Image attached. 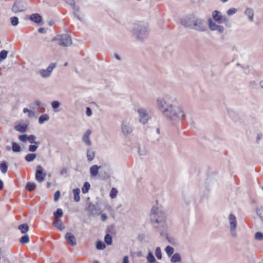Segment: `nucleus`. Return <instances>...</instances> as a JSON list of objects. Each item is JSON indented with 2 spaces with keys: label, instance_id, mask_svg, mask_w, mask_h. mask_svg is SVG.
<instances>
[{
  "label": "nucleus",
  "instance_id": "obj_1",
  "mask_svg": "<svg viewBox=\"0 0 263 263\" xmlns=\"http://www.w3.org/2000/svg\"><path fill=\"white\" fill-rule=\"evenodd\" d=\"M157 105L162 115L169 120H181L185 117L183 108L177 105L176 98L170 95L157 98Z\"/></svg>",
  "mask_w": 263,
  "mask_h": 263
},
{
  "label": "nucleus",
  "instance_id": "obj_2",
  "mask_svg": "<svg viewBox=\"0 0 263 263\" xmlns=\"http://www.w3.org/2000/svg\"><path fill=\"white\" fill-rule=\"evenodd\" d=\"M150 218L154 228L164 236L167 228L165 213L158 208L154 206L151 211Z\"/></svg>",
  "mask_w": 263,
  "mask_h": 263
},
{
  "label": "nucleus",
  "instance_id": "obj_3",
  "mask_svg": "<svg viewBox=\"0 0 263 263\" xmlns=\"http://www.w3.org/2000/svg\"><path fill=\"white\" fill-rule=\"evenodd\" d=\"M180 23L186 27L199 31H204L206 29L205 21L194 15L181 18Z\"/></svg>",
  "mask_w": 263,
  "mask_h": 263
},
{
  "label": "nucleus",
  "instance_id": "obj_4",
  "mask_svg": "<svg viewBox=\"0 0 263 263\" xmlns=\"http://www.w3.org/2000/svg\"><path fill=\"white\" fill-rule=\"evenodd\" d=\"M133 35L140 41H143L148 35V26L147 24H135L133 28Z\"/></svg>",
  "mask_w": 263,
  "mask_h": 263
},
{
  "label": "nucleus",
  "instance_id": "obj_5",
  "mask_svg": "<svg viewBox=\"0 0 263 263\" xmlns=\"http://www.w3.org/2000/svg\"><path fill=\"white\" fill-rule=\"evenodd\" d=\"M53 41H58L59 45L68 47L72 44V40L70 35L67 34L57 35L52 39Z\"/></svg>",
  "mask_w": 263,
  "mask_h": 263
},
{
  "label": "nucleus",
  "instance_id": "obj_6",
  "mask_svg": "<svg viewBox=\"0 0 263 263\" xmlns=\"http://www.w3.org/2000/svg\"><path fill=\"white\" fill-rule=\"evenodd\" d=\"M212 17L213 20L218 24H227L229 22L228 18L226 16L222 15L221 13L217 10L213 11Z\"/></svg>",
  "mask_w": 263,
  "mask_h": 263
},
{
  "label": "nucleus",
  "instance_id": "obj_7",
  "mask_svg": "<svg viewBox=\"0 0 263 263\" xmlns=\"http://www.w3.org/2000/svg\"><path fill=\"white\" fill-rule=\"evenodd\" d=\"M86 210L89 216L99 215L101 213V209L98 203H89Z\"/></svg>",
  "mask_w": 263,
  "mask_h": 263
},
{
  "label": "nucleus",
  "instance_id": "obj_8",
  "mask_svg": "<svg viewBox=\"0 0 263 263\" xmlns=\"http://www.w3.org/2000/svg\"><path fill=\"white\" fill-rule=\"evenodd\" d=\"M139 115V122L143 124L146 123L149 120V116L146 109L140 108L138 110Z\"/></svg>",
  "mask_w": 263,
  "mask_h": 263
},
{
  "label": "nucleus",
  "instance_id": "obj_9",
  "mask_svg": "<svg viewBox=\"0 0 263 263\" xmlns=\"http://www.w3.org/2000/svg\"><path fill=\"white\" fill-rule=\"evenodd\" d=\"M56 67L55 63H51L49 64L46 69H42L40 70V74L44 78H47L50 76L51 72L54 68Z\"/></svg>",
  "mask_w": 263,
  "mask_h": 263
},
{
  "label": "nucleus",
  "instance_id": "obj_10",
  "mask_svg": "<svg viewBox=\"0 0 263 263\" xmlns=\"http://www.w3.org/2000/svg\"><path fill=\"white\" fill-rule=\"evenodd\" d=\"M208 23L209 28L212 31H217L219 33L223 32L224 27L214 22L211 18L208 19Z\"/></svg>",
  "mask_w": 263,
  "mask_h": 263
},
{
  "label": "nucleus",
  "instance_id": "obj_11",
  "mask_svg": "<svg viewBox=\"0 0 263 263\" xmlns=\"http://www.w3.org/2000/svg\"><path fill=\"white\" fill-rule=\"evenodd\" d=\"M229 220L232 235L234 236H235L236 234L235 230L237 227V220L235 216L233 214H230L229 217Z\"/></svg>",
  "mask_w": 263,
  "mask_h": 263
},
{
  "label": "nucleus",
  "instance_id": "obj_12",
  "mask_svg": "<svg viewBox=\"0 0 263 263\" xmlns=\"http://www.w3.org/2000/svg\"><path fill=\"white\" fill-rule=\"evenodd\" d=\"M46 173H43V168L41 165H37L36 167L35 179L41 182L45 179Z\"/></svg>",
  "mask_w": 263,
  "mask_h": 263
},
{
  "label": "nucleus",
  "instance_id": "obj_13",
  "mask_svg": "<svg viewBox=\"0 0 263 263\" xmlns=\"http://www.w3.org/2000/svg\"><path fill=\"white\" fill-rule=\"evenodd\" d=\"M25 10V7L24 4L21 2H15L12 6V11L15 13L22 12Z\"/></svg>",
  "mask_w": 263,
  "mask_h": 263
},
{
  "label": "nucleus",
  "instance_id": "obj_14",
  "mask_svg": "<svg viewBox=\"0 0 263 263\" xmlns=\"http://www.w3.org/2000/svg\"><path fill=\"white\" fill-rule=\"evenodd\" d=\"M65 238L66 240V241L70 244L72 246H74L76 245L77 241L75 237L73 236V235L70 233L68 232L65 234Z\"/></svg>",
  "mask_w": 263,
  "mask_h": 263
},
{
  "label": "nucleus",
  "instance_id": "obj_15",
  "mask_svg": "<svg viewBox=\"0 0 263 263\" xmlns=\"http://www.w3.org/2000/svg\"><path fill=\"white\" fill-rule=\"evenodd\" d=\"M121 129L123 133L125 135L130 134L133 130V128L131 125L125 123H123L122 124Z\"/></svg>",
  "mask_w": 263,
  "mask_h": 263
},
{
  "label": "nucleus",
  "instance_id": "obj_16",
  "mask_svg": "<svg viewBox=\"0 0 263 263\" xmlns=\"http://www.w3.org/2000/svg\"><path fill=\"white\" fill-rule=\"evenodd\" d=\"M91 133V131L89 129L87 130L84 135L83 136L82 140L87 145H91V142L89 139V136Z\"/></svg>",
  "mask_w": 263,
  "mask_h": 263
},
{
  "label": "nucleus",
  "instance_id": "obj_17",
  "mask_svg": "<svg viewBox=\"0 0 263 263\" xmlns=\"http://www.w3.org/2000/svg\"><path fill=\"white\" fill-rule=\"evenodd\" d=\"M30 20L34 23H40L42 20V17L38 13H33L30 15Z\"/></svg>",
  "mask_w": 263,
  "mask_h": 263
},
{
  "label": "nucleus",
  "instance_id": "obj_18",
  "mask_svg": "<svg viewBox=\"0 0 263 263\" xmlns=\"http://www.w3.org/2000/svg\"><path fill=\"white\" fill-rule=\"evenodd\" d=\"M244 13L248 17L249 20L251 22H253L254 11L252 9L250 8H247Z\"/></svg>",
  "mask_w": 263,
  "mask_h": 263
},
{
  "label": "nucleus",
  "instance_id": "obj_19",
  "mask_svg": "<svg viewBox=\"0 0 263 263\" xmlns=\"http://www.w3.org/2000/svg\"><path fill=\"white\" fill-rule=\"evenodd\" d=\"M100 166L97 165H93L90 167V174L92 177H95L98 174L99 168H100Z\"/></svg>",
  "mask_w": 263,
  "mask_h": 263
},
{
  "label": "nucleus",
  "instance_id": "obj_20",
  "mask_svg": "<svg viewBox=\"0 0 263 263\" xmlns=\"http://www.w3.org/2000/svg\"><path fill=\"white\" fill-rule=\"evenodd\" d=\"M52 224L53 226L57 227V228L60 231L63 230L64 228V226H63V223L60 219H57L53 221Z\"/></svg>",
  "mask_w": 263,
  "mask_h": 263
},
{
  "label": "nucleus",
  "instance_id": "obj_21",
  "mask_svg": "<svg viewBox=\"0 0 263 263\" xmlns=\"http://www.w3.org/2000/svg\"><path fill=\"white\" fill-rule=\"evenodd\" d=\"M18 229L20 230L22 233L26 234L29 231V227L27 223H23L19 225Z\"/></svg>",
  "mask_w": 263,
  "mask_h": 263
},
{
  "label": "nucleus",
  "instance_id": "obj_22",
  "mask_svg": "<svg viewBox=\"0 0 263 263\" xmlns=\"http://www.w3.org/2000/svg\"><path fill=\"white\" fill-rule=\"evenodd\" d=\"M181 257L179 253H176L172 256L171 261L173 263L180 262L181 261Z\"/></svg>",
  "mask_w": 263,
  "mask_h": 263
},
{
  "label": "nucleus",
  "instance_id": "obj_23",
  "mask_svg": "<svg viewBox=\"0 0 263 263\" xmlns=\"http://www.w3.org/2000/svg\"><path fill=\"white\" fill-rule=\"evenodd\" d=\"M27 127V126L26 125L19 124L18 125L15 126L14 128L17 131L20 132L21 133H24L26 132Z\"/></svg>",
  "mask_w": 263,
  "mask_h": 263
},
{
  "label": "nucleus",
  "instance_id": "obj_24",
  "mask_svg": "<svg viewBox=\"0 0 263 263\" xmlns=\"http://www.w3.org/2000/svg\"><path fill=\"white\" fill-rule=\"evenodd\" d=\"M73 195H74V200L76 201V202H79L80 200V191L79 190V189L77 188V189H75L73 190Z\"/></svg>",
  "mask_w": 263,
  "mask_h": 263
},
{
  "label": "nucleus",
  "instance_id": "obj_25",
  "mask_svg": "<svg viewBox=\"0 0 263 263\" xmlns=\"http://www.w3.org/2000/svg\"><path fill=\"white\" fill-rule=\"evenodd\" d=\"M95 158V153L90 148L87 150V158L88 161H91Z\"/></svg>",
  "mask_w": 263,
  "mask_h": 263
},
{
  "label": "nucleus",
  "instance_id": "obj_26",
  "mask_svg": "<svg viewBox=\"0 0 263 263\" xmlns=\"http://www.w3.org/2000/svg\"><path fill=\"white\" fill-rule=\"evenodd\" d=\"M36 157V154L34 153H30L27 154L25 157V159L27 162H31L33 161L35 158Z\"/></svg>",
  "mask_w": 263,
  "mask_h": 263
},
{
  "label": "nucleus",
  "instance_id": "obj_27",
  "mask_svg": "<svg viewBox=\"0 0 263 263\" xmlns=\"http://www.w3.org/2000/svg\"><path fill=\"white\" fill-rule=\"evenodd\" d=\"M30 238L28 234H25L20 238V242L22 244H26L29 242Z\"/></svg>",
  "mask_w": 263,
  "mask_h": 263
},
{
  "label": "nucleus",
  "instance_id": "obj_28",
  "mask_svg": "<svg viewBox=\"0 0 263 263\" xmlns=\"http://www.w3.org/2000/svg\"><path fill=\"white\" fill-rule=\"evenodd\" d=\"M49 119V117L47 114L42 115L39 118V122L40 124H42L45 121H48Z\"/></svg>",
  "mask_w": 263,
  "mask_h": 263
},
{
  "label": "nucleus",
  "instance_id": "obj_29",
  "mask_svg": "<svg viewBox=\"0 0 263 263\" xmlns=\"http://www.w3.org/2000/svg\"><path fill=\"white\" fill-rule=\"evenodd\" d=\"M36 187V184L34 182H28L26 185V189L28 191H33Z\"/></svg>",
  "mask_w": 263,
  "mask_h": 263
},
{
  "label": "nucleus",
  "instance_id": "obj_30",
  "mask_svg": "<svg viewBox=\"0 0 263 263\" xmlns=\"http://www.w3.org/2000/svg\"><path fill=\"white\" fill-rule=\"evenodd\" d=\"M0 170L2 173L5 174L8 170V165L5 161L2 162L0 164Z\"/></svg>",
  "mask_w": 263,
  "mask_h": 263
},
{
  "label": "nucleus",
  "instance_id": "obj_31",
  "mask_svg": "<svg viewBox=\"0 0 263 263\" xmlns=\"http://www.w3.org/2000/svg\"><path fill=\"white\" fill-rule=\"evenodd\" d=\"M12 150L15 153L20 152L21 151V146L15 142H12Z\"/></svg>",
  "mask_w": 263,
  "mask_h": 263
},
{
  "label": "nucleus",
  "instance_id": "obj_32",
  "mask_svg": "<svg viewBox=\"0 0 263 263\" xmlns=\"http://www.w3.org/2000/svg\"><path fill=\"white\" fill-rule=\"evenodd\" d=\"M63 214V210L61 208H58L54 213L53 215L55 218H59L62 217Z\"/></svg>",
  "mask_w": 263,
  "mask_h": 263
},
{
  "label": "nucleus",
  "instance_id": "obj_33",
  "mask_svg": "<svg viewBox=\"0 0 263 263\" xmlns=\"http://www.w3.org/2000/svg\"><path fill=\"white\" fill-rule=\"evenodd\" d=\"M90 187V184L89 182H86L84 183L83 186L82 188V191L83 194L87 193Z\"/></svg>",
  "mask_w": 263,
  "mask_h": 263
},
{
  "label": "nucleus",
  "instance_id": "obj_34",
  "mask_svg": "<svg viewBox=\"0 0 263 263\" xmlns=\"http://www.w3.org/2000/svg\"><path fill=\"white\" fill-rule=\"evenodd\" d=\"M8 53V52L5 50H3L0 52V63L7 58Z\"/></svg>",
  "mask_w": 263,
  "mask_h": 263
},
{
  "label": "nucleus",
  "instance_id": "obj_35",
  "mask_svg": "<svg viewBox=\"0 0 263 263\" xmlns=\"http://www.w3.org/2000/svg\"><path fill=\"white\" fill-rule=\"evenodd\" d=\"M105 245L101 240H98L96 242V248L97 250H101L105 249Z\"/></svg>",
  "mask_w": 263,
  "mask_h": 263
},
{
  "label": "nucleus",
  "instance_id": "obj_36",
  "mask_svg": "<svg viewBox=\"0 0 263 263\" xmlns=\"http://www.w3.org/2000/svg\"><path fill=\"white\" fill-rule=\"evenodd\" d=\"M104 241L107 245H111L112 242L111 236L108 234H106L104 237Z\"/></svg>",
  "mask_w": 263,
  "mask_h": 263
},
{
  "label": "nucleus",
  "instance_id": "obj_37",
  "mask_svg": "<svg viewBox=\"0 0 263 263\" xmlns=\"http://www.w3.org/2000/svg\"><path fill=\"white\" fill-rule=\"evenodd\" d=\"M165 251L166 254H167L168 256L171 257L174 253V249L173 247H172L170 246H167L165 248Z\"/></svg>",
  "mask_w": 263,
  "mask_h": 263
},
{
  "label": "nucleus",
  "instance_id": "obj_38",
  "mask_svg": "<svg viewBox=\"0 0 263 263\" xmlns=\"http://www.w3.org/2000/svg\"><path fill=\"white\" fill-rule=\"evenodd\" d=\"M147 259L149 263H154L156 261L155 258L151 252H149L147 256Z\"/></svg>",
  "mask_w": 263,
  "mask_h": 263
},
{
  "label": "nucleus",
  "instance_id": "obj_39",
  "mask_svg": "<svg viewBox=\"0 0 263 263\" xmlns=\"http://www.w3.org/2000/svg\"><path fill=\"white\" fill-rule=\"evenodd\" d=\"M117 193H118L117 190L116 188L113 187L111 189V190L110 192L109 196L111 199H114L116 197Z\"/></svg>",
  "mask_w": 263,
  "mask_h": 263
},
{
  "label": "nucleus",
  "instance_id": "obj_40",
  "mask_svg": "<svg viewBox=\"0 0 263 263\" xmlns=\"http://www.w3.org/2000/svg\"><path fill=\"white\" fill-rule=\"evenodd\" d=\"M11 23L12 26H15L18 24V18L16 16H13L10 18Z\"/></svg>",
  "mask_w": 263,
  "mask_h": 263
},
{
  "label": "nucleus",
  "instance_id": "obj_41",
  "mask_svg": "<svg viewBox=\"0 0 263 263\" xmlns=\"http://www.w3.org/2000/svg\"><path fill=\"white\" fill-rule=\"evenodd\" d=\"M155 255L158 259H161L162 258V254L160 247L156 248L155 250Z\"/></svg>",
  "mask_w": 263,
  "mask_h": 263
},
{
  "label": "nucleus",
  "instance_id": "obj_42",
  "mask_svg": "<svg viewBox=\"0 0 263 263\" xmlns=\"http://www.w3.org/2000/svg\"><path fill=\"white\" fill-rule=\"evenodd\" d=\"M36 137L34 135H31L30 136H28V141L31 143V144H37V142L35 141Z\"/></svg>",
  "mask_w": 263,
  "mask_h": 263
},
{
  "label": "nucleus",
  "instance_id": "obj_43",
  "mask_svg": "<svg viewBox=\"0 0 263 263\" xmlns=\"http://www.w3.org/2000/svg\"><path fill=\"white\" fill-rule=\"evenodd\" d=\"M38 148V145L36 144L30 145L28 147V151L31 152H34Z\"/></svg>",
  "mask_w": 263,
  "mask_h": 263
},
{
  "label": "nucleus",
  "instance_id": "obj_44",
  "mask_svg": "<svg viewBox=\"0 0 263 263\" xmlns=\"http://www.w3.org/2000/svg\"><path fill=\"white\" fill-rule=\"evenodd\" d=\"M18 139L20 140L23 142H25L28 141V136L26 134H24L22 135H20L18 137Z\"/></svg>",
  "mask_w": 263,
  "mask_h": 263
},
{
  "label": "nucleus",
  "instance_id": "obj_45",
  "mask_svg": "<svg viewBox=\"0 0 263 263\" xmlns=\"http://www.w3.org/2000/svg\"><path fill=\"white\" fill-rule=\"evenodd\" d=\"M255 238L256 240H261L263 239V234L261 232H257L255 234Z\"/></svg>",
  "mask_w": 263,
  "mask_h": 263
},
{
  "label": "nucleus",
  "instance_id": "obj_46",
  "mask_svg": "<svg viewBox=\"0 0 263 263\" xmlns=\"http://www.w3.org/2000/svg\"><path fill=\"white\" fill-rule=\"evenodd\" d=\"M60 105V103L58 101H54L51 103V106L53 109H57Z\"/></svg>",
  "mask_w": 263,
  "mask_h": 263
},
{
  "label": "nucleus",
  "instance_id": "obj_47",
  "mask_svg": "<svg viewBox=\"0 0 263 263\" xmlns=\"http://www.w3.org/2000/svg\"><path fill=\"white\" fill-rule=\"evenodd\" d=\"M237 11V9L236 8H231L227 10V13L228 15H231L235 14Z\"/></svg>",
  "mask_w": 263,
  "mask_h": 263
},
{
  "label": "nucleus",
  "instance_id": "obj_48",
  "mask_svg": "<svg viewBox=\"0 0 263 263\" xmlns=\"http://www.w3.org/2000/svg\"><path fill=\"white\" fill-rule=\"evenodd\" d=\"M60 197V192L59 191H57L55 192L54 195V201H57Z\"/></svg>",
  "mask_w": 263,
  "mask_h": 263
},
{
  "label": "nucleus",
  "instance_id": "obj_49",
  "mask_svg": "<svg viewBox=\"0 0 263 263\" xmlns=\"http://www.w3.org/2000/svg\"><path fill=\"white\" fill-rule=\"evenodd\" d=\"M23 112H24V113L28 112L29 114H28V116L29 117H30L31 116V114H34V112L32 111L31 110H29L28 108H24L23 109Z\"/></svg>",
  "mask_w": 263,
  "mask_h": 263
},
{
  "label": "nucleus",
  "instance_id": "obj_50",
  "mask_svg": "<svg viewBox=\"0 0 263 263\" xmlns=\"http://www.w3.org/2000/svg\"><path fill=\"white\" fill-rule=\"evenodd\" d=\"M33 105H35L36 106V107L37 108V109H39L42 106V103L40 101H38V100L35 101L33 103Z\"/></svg>",
  "mask_w": 263,
  "mask_h": 263
},
{
  "label": "nucleus",
  "instance_id": "obj_51",
  "mask_svg": "<svg viewBox=\"0 0 263 263\" xmlns=\"http://www.w3.org/2000/svg\"><path fill=\"white\" fill-rule=\"evenodd\" d=\"M86 114L87 116H90L92 115V110L90 107H87L86 108Z\"/></svg>",
  "mask_w": 263,
  "mask_h": 263
},
{
  "label": "nucleus",
  "instance_id": "obj_52",
  "mask_svg": "<svg viewBox=\"0 0 263 263\" xmlns=\"http://www.w3.org/2000/svg\"><path fill=\"white\" fill-rule=\"evenodd\" d=\"M74 15L80 21H82L83 19L81 17L79 14V12H73Z\"/></svg>",
  "mask_w": 263,
  "mask_h": 263
},
{
  "label": "nucleus",
  "instance_id": "obj_53",
  "mask_svg": "<svg viewBox=\"0 0 263 263\" xmlns=\"http://www.w3.org/2000/svg\"><path fill=\"white\" fill-rule=\"evenodd\" d=\"M101 220L102 221H105L107 219V218L106 215L105 214H104V213H103V214H101Z\"/></svg>",
  "mask_w": 263,
  "mask_h": 263
},
{
  "label": "nucleus",
  "instance_id": "obj_54",
  "mask_svg": "<svg viewBox=\"0 0 263 263\" xmlns=\"http://www.w3.org/2000/svg\"><path fill=\"white\" fill-rule=\"evenodd\" d=\"M122 263H129L128 257L127 256L124 257Z\"/></svg>",
  "mask_w": 263,
  "mask_h": 263
},
{
  "label": "nucleus",
  "instance_id": "obj_55",
  "mask_svg": "<svg viewBox=\"0 0 263 263\" xmlns=\"http://www.w3.org/2000/svg\"><path fill=\"white\" fill-rule=\"evenodd\" d=\"M72 7V9H73L74 12H79V7L76 6L74 5H73Z\"/></svg>",
  "mask_w": 263,
  "mask_h": 263
},
{
  "label": "nucleus",
  "instance_id": "obj_56",
  "mask_svg": "<svg viewBox=\"0 0 263 263\" xmlns=\"http://www.w3.org/2000/svg\"><path fill=\"white\" fill-rule=\"evenodd\" d=\"M66 172H67V170H66V168H65V167H63V168H62V170H61V171L60 174H61V175H64V174H66Z\"/></svg>",
  "mask_w": 263,
  "mask_h": 263
},
{
  "label": "nucleus",
  "instance_id": "obj_57",
  "mask_svg": "<svg viewBox=\"0 0 263 263\" xmlns=\"http://www.w3.org/2000/svg\"><path fill=\"white\" fill-rule=\"evenodd\" d=\"M67 3L68 4H69L71 6H72L73 5H74V0H67Z\"/></svg>",
  "mask_w": 263,
  "mask_h": 263
},
{
  "label": "nucleus",
  "instance_id": "obj_58",
  "mask_svg": "<svg viewBox=\"0 0 263 263\" xmlns=\"http://www.w3.org/2000/svg\"><path fill=\"white\" fill-rule=\"evenodd\" d=\"M38 31L41 33H45L46 32V31L44 28H40L38 30Z\"/></svg>",
  "mask_w": 263,
  "mask_h": 263
},
{
  "label": "nucleus",
  "instance_id": "obj_59",
  "mask_svg": "<svg viewBox=\"0 0 263 263\" xmlns=\"http://www.w3.org/2000/svg\"><path fill=\"white\" fill-rule=\"evenodd\" d=\"M3 186H4L3 182L1 179H0V191L2 190V189L3 188Z\"/></svg>",
  "mask_w": 263,
  "mask_h": 263
},
{
  "label": "nucleus",
  "instance_id": "obj_60",
  "mask_svg": "<svg viewBox=\"0 0 263 263\" xmlns=\"http://www.w3.org/2000/svg\"><path fill=\"white\" fill-rule=\"evenodd\" d=\"M114 56H115V58L117 60H119V61L121 60V58H120V57L119 55H118V54H117V53L115 54V55H114Z\"/></svg>",
  "mask_w": 263,
  "mask_h": 263
},
{
  "label": "nucleus",
  "instance_id": "obj_61",
  "mask_svg": "<svg viewBox=\"0 0 263 263\" xmlns=\"http://www.w3.org/2000/svg\"><path fill=\"white\" fill-rule=\"evenodd\" d=\"M30 107L33 109H36V110H39V109H37V108L36 107V106L35 105H33L32 104V106H30Z\"/></svg>",
  "mask_w": 263,
  "mask_h": 263
},
{
  "label": "nucleus",
  "instance_id": "obj_62",
  "mask_svg": "<svg viewBox=\"0 0 263 263\" xmlns=\"http://www.w3.org/2000/svg\"><path fill=\"white\" fill-rule=\"evenodd\" d=\"M6 149L8 151H10L12 149V147H11L10 146H7Z\"/></svg>",
  "mask_w": 263,
  "mask_h": 263
},
{
  "label": "nucleus",
  "instance_id": "obj_63",
  "mask_svg": "<svg viewBox=\"0 0 263 263\" xmlns=\"http://www.w3.org/2000/svg\"><path fill=\"white\" fill-rule=\"evenodd\" d=\"M47 187L49 188L51 186V183L49 182H47Z\"/></svg>",
  "mask_w": 263,
  "mask_h": 263
},
{
  "label": "nucleus",
  "instance_id": "obj_64",
  "mask_svg": "<svg viewBox=\"0 0 263 263\" xmlns=\"http://www.w3.org/2000/svg\"><path fill=\"white\" fill-rule=\"evenodd\" d=\"M260 85L262 88H263V80L260 82Z\"/></svg>",
  "mask_w": 263,
  "mask_h": 263
}]
</instances>
